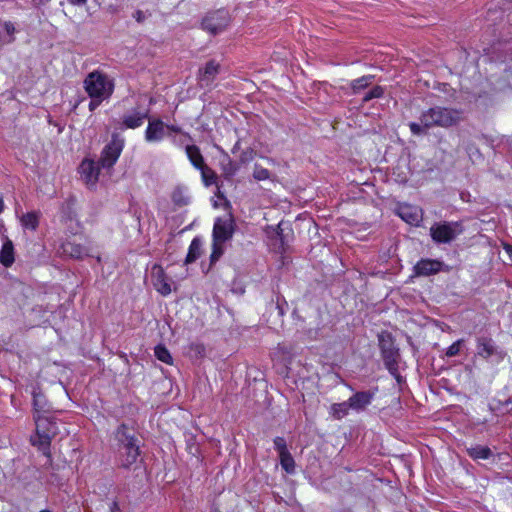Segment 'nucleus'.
Segmentation results:
<instances>
[{"label":"nucleus","instance_id":"1","mask_svg":"<svg viewBox=\"0 0 512 512\" xmlns=\"http://www.w3.org/2000/svg\"><path fill=\"white\" fill-rule=\"evenodd\" d=\"M420 122L409 124L413 135L427 134L433 127L449 128L457 125L462 120V112L457 109L435 106L423 111L419 118Z\"/></svg>","mask_w":512,"mask_h":512},{"label":"nucleus","instance_id":"2","mask_svg":"<svg viewBox=\"0 0 512 512\" xmlns=\"http://www.w3.org/2000/svg\"><path fill=\"white\" fill-rule=\"evenodd\" d=\"M83 85L90 98H108L114 89L113 81L98 70L90 72L85 77Z\"/></svg>","mask_w":512,"mask_h":512},{"label":"nucleus","instance_id":"3","mask_svg":"<svg viewBox=\"0 0 512 512\" xmlns=\"http://www.w3.org/2000/svg\"><path fill=\"white\" fill-rule=\"evenodd\" d=\"M36 424V438H32L33 445H39L44 453L49 456L47 452L50 442L53 437L58 433V427L52 418L47 415H34Z\"/></svg>","mask_w":512,"mask_h":512},{"label":"nucleus","instance_id":"4","mask_svg":"<svg viewBox=\"0 0 512 512\" xmlns=\"http://www.w3.org/2000/svg\"><path fill=\"white\" fill-rule=\"evenodd\" d=\"M116 438L120 443L122 466L128 468L137 461L140 455L139 446L134 437L128 433V428L125 425H121L117 429Z\"/></svg>","mask_w":512,"mask_h":512},{"label":"nucleus","instance_id":"5","mask_svg":"<svg viewBox=\"0 0 512 512\" xmlns=\"http://www.w3.org/2000/svg\"><path fill=\"white\" fill-rule=\"evenodd\" d=\"M463 231L459 222L435 223L430 228V236L436 243H449Z\"/></svg>","mask_w":512,"mask_h":512},{"label":"nucleus","instance_id":"6","mask_svg":"<svg viewBox=\"0 0 512 512\" xmlns=\"http://www.w3.org/2000/svg\"><path fill=\"white\" fill-rule=\"evenodd\" d=\"M230 16L225 10H218L207 15L202 22L203 29L211 34L222 32L229 25Z\"/></svg>","mask_w":512,"mask_h":512},{"label":"nucleus","instance_id":"7","mask_svg":"<svg viewBox=\"0 0 512 512\" xmlns=\"http://www.w3.org/2000/svg\"><path fill=\"white\" fill-rule=\"evenodd\" d=\"M123 149V140L113 136L111 142L102 151L99 163L103 168H111L118 160Z\"/></svg>","mask_w":512,"mask_h":512},{"label":"nucleus","instance_id":"8","mask_svg":"<svg viewBox=\"0 0 512 512\" xmlns=\"http://www.w3.org/2000/svg\"><path fill=\"white\" fill-rule=\"evenodd\" d=\"M234 232V221L231 216L216 220L213 228V241L223 243L229 240Z\"/></svg>","mask_w":512,"mask_h":512},{"label":"nucleus","instance_id":"9","mask_svg":"<svg viewBox=\"0 0 512 512\" xmlns=\"http://www.w3.org/2000/svg\"><path fill=\"white\" fill-rule=\"evenodd\" d=\"M150 277L152 285L157 290V292H159L163 296H166L171 293V283L169 282V279L166 276L164 269L160 265L154 264L152 266Z\"/></svg>","mask_w":512,"mask_h":512},{"label":"nucleus","instance_id":"10","mask_svg":"<svg viewBox=\"0 0 512 512\" xmlns=\"http://www.w3.org/2000/svg\"><path fill=\"white\" fill-rule=\"evenodd\" d=\"M100 163H95L93 160H83L80 165V173L83 180L89 184L94 185L98 181Z\"/></svg>","mask_w":512,"mask_h":512},{"label":"nucleus","instance_id":"11","mask_svg":"<svg viewBox=\"0 0 512 512\" xmlns=\"http://www.w3.org/2000/svg\"><path fill=\"white\" fill-rule=\"evenodd\" d=\"M477 349V354L485 360L490 358L492 355H498L500 359H503L506 356L504 352L497 351L492 339L486 337H480L477 339Z\"/></svg>","mask_w":512,"mask_h":512},{"label":"nucleus","instance_id":"12","mask_svg":"<svg viewBox=\"0 0 512 512\" xmlns=\"http://www.w3.org/2000/svg\"><path fill=\"white\" fill-rule=\"evenodd\" d=\"M220 71V64L215 60H210L206 63L205 67L199 70L198 80L201 85H210Z\"/></svg>","mask_w":512,"mask_h":512},{"label":"nucleus","instance_id":"13","mask_svg":"<svg viewBox=\"0 0 512 512\" xmlns=\"http://www.w3.org/2000/svg\"><path fill=\"white\" fill-rule=\"evenodd\" d=\"M61 249L64 255L75 259H83L84 257L90 256V249L88 247L72 241L64 242Z\"/></svg>","mask_w":512,"mask_h":512},{"label":"nucleus","instance_id":"14","mask_svg":"<svg viewBox=\"0 0 512 512\" xmlns=\"http://www.w3.org/2000/svg\"><path fill=\"white\" fill-rule=\"evenodd\" d=\"M164 137V124L161 120L150 121L145 138L148 142L160 141Z\"/></svg>","mask_w":512,"mask_h":512},{"label":"nucleus","instance_id":"15","mask_svg":"<svg viewBox=\"0 0 512 512\" xmlns=\"http://www.w3.org/2000/svg\"><path fill=\"white\" fill-rule=\"evenodd\" d=\"M399 216L409 224H417L421 219V210L411 205H402L398 209Z\"/></svg>","mask_w":512,"mask_h":512},{"label":"nucleus","instance_id":"16","mask_svg":"<svg viewBox=\"0 0 512 512\" xmlns=\"http://www.w3.org/2000/svg\"><path fill=\"white\" fill-rule=\"evenodd\" d=\"M373 394L370 392H358L349 398V407L353 410H363L367 405L371 403Z\"/></svg>","mask_w":512,"mask_h":512},{"label":"nucleus","instance_id":"17","mask_svg":"<svg viewBox=\"0 0 512 512\" xmlns=\"http://www.w3.org/2000/svg\"><path fill=\"white\" fill-rule=\"evenodd\" d=\"M441 263L435 260H421L415 265L417 275H430L440 270Z\"/></svg>","mask_w":512,"mask_h":512},{"label":"nucleus","instance_id":"18","mask_svg":"<svg viewBox=\"0 0 512 512\" xmlns=\"http://www.w3.org/2000/svg\"><path fill=\"white\" fill-rule=\"evenodd\" d=\"M384 363L388 370L395 374L398 370L399 352L397 348L386 350L382 352Z\"/></svg>","mask_w":512,"mask_h":512},{"label":"nucleus","instance_id":"19","mask_svg":"<svg viewBox=\"0 0 512 512\" xmlns=\"http://www.w3.org/2000/svg\"><path fill=\"white\" fill-rule=\"evenodd\" d=\"M185 150L188 159L196 169L205 163L200 149L196 145H187Z\"/></svg>","mask_w":512,"mask_h":512},{"label":"nucleus","instance_id":"20","mask_svg":"<svg viewBox=\"0 0 512 512\" xmlns=\"http://www.w3.org/2000/svg\"><path fill=\"white\" fill-rule=\"evenodd\" d=\"M15 27L11 22H3L0 24V42L8 44L14 40Z\"/></svg>","mask_w":512,"mask_h":512},{"label":"nucleus","instance_id":"21","mask_svg":"<svg viewBox=\"0 0 512 512\" xmlns=\"http://www.w3.org/2000/svg\"><path fill=\"white\" fill-rule=\"evenodd\" d=\"M0 262L9 267L14 262L13 244L10 240H7L0 252Z\"/></svg>","mask_w":512,"mask_h":512},{"label":"nucleus","instance_id":"22","mask_svg":"<svg viewBox=\"0 0 512 512\" xmlns=\"http://www.w3.org/2000/svg\"><path fill=\"white\" fill-rule=\"evenodd\" d=\"M146 117V113L135 112L133 114L124 116L123 123L127 128H137L142 125Z\"/></svg>","mask_w":512,"mask_h":512},{"label":"nucleus","instance_id":"23","mask_svg":"<svg viewBox=\"0 0 512 512\" xmlns=\"http://www.w3.org/2000/svg\"><path fill=\"white\" fill-rule=\"evenodd\" d=\"M467 452L473 459H487L492 454L489 447L480 445L467 448Z\"/></svg>","mask_w":512,"mask_h":512},{"label":"nucleus","instance_id":"24","mask_svg":"<svg viewBox=\"0 0 512 512\" xmlns=\"http://www.w3.org/2000/svg\"><path fill=\"white\" fill-rule=\"evenodd\" d=\"M201 245H202V243L199 238H194L192 240L190 247H189L187 257L185 259L186 264L194 262L200 256Z\"/></svg>","mask_w":512,"mask_h":512},{"label":"nucleus","instance_id":"25","mask_svg":"<svg viewBox=\"0 0 512 512\" xmlns=\"http://www.w3.org/2000/svg\"><path fill=\"white\" fill-rule=\"evenodd\" d=\"M201 172L202 181L205 186H211L216 183L217 175L216 173L208 167L205 163L198 168Z\"/></svg>","mask_w":512,"mask_h":512},{"label":"nucleus","instance_id":"26","mask_svg":"<svg viewBox=\"0 0 512 512\" xmlns=\"http://www.w3.org/2000/svg\"><path fill=\"white\" fill-rule=\"evenodd\" d=\"M21 223L25 228L36 230L39 224V215L36 212H29L21 217Z\"/></svg>","mask_w":512,"mask_h":512},{"label":"nucleus","instance_id":"27","mask_svg":"<svg viewBox=\"0 0 512 512\" xmlns=\"http://www.w3.org/2000/svg\"><path fill=\"white\" fill-rule=\"evenodd\" d=\"M172 201L178 207L188 205L189 197L182 188H176L172 193Z\"/></svg>","mask_w":512,"mask_h":512},{"label":"nucleus","instance_id":"28","mask_svg":"<svg viewBox=\"0 0 512 512\" xmlns=\"http://www.w3.org/2000/svg\"><path fill=\"white\" fill-rule=\"evenodd\" d=\"M279 457L282 468L287 473H293L295 470V462L289 451L279 454Z\"/></svg>","mask_w":512,"mask_h":512},{"label":"nucleus","instance_id":"29","mask_svg":"<svg viewBox=\"0 0 512 512\" xmlns=\"http://www.w3.org/2000/svg\"><path fill=\"white\" fill-rule=\"evenodd\" d=\"M253 178L256 181H264L271 178V173L263 165L256 163L253 168Z\"/></svg>","mask_w":512,"mask_h":512},{"label":"nucleus","instance_id":"30","mask_svg":"<svg viewBox=\"0 0 512 512\" xmlns=\"http://www.w3.org/2000/svg\"><path fill=\"white\" fill-rule=\"evenodd\" d=\"M349 409H351V408L349 407L348 401L347 402L333 404L332 407H331L332 415L336 419H341L345 415H347Z\"/></svg>","mask_w":512,"mask_h":512},{"label":"nucleus","instance_id":"31","mask_svg":"<svg viewBox=\"0 0 512 512\" xmlns=\"http://www.w3.org/2000/svg\"><path fill=\"white\" fill-rule=\"evenodd\" d=\"M378 338H379V346H380L381 352H385L386 350L395 348L390 333L382 332L379 334Z\"/></svg>","mask_w":512,"mask_h":512},{"label":"nucleus","instance_id":"32","mask_svg":"<svg viewBox=\"0 0 512 512\" xmlns=\"http://www.w3.org/2000/svg\"><path fill=\"white\" fill-rule=\"evenodd\" d=\"M34 408H35V415H46L48 410L45 409L46 407V401L44 399V396L40 393H34Z\"/></svg>","mask_w":512,"mask_h":512},{"label":"nucleus","instance_id":"33","mask_svg":"<svg viewBox=\"0 0 512 512\" xmlns=\"http://www.w3.org/2000/svg\"><path fill=\"white\" fill-rule=\"evenodd\" d=\"M155 356L157 357L158 360L166 364L172 363V356L164 346L158 345L155 347Z\"/></svg>","mask_w":512,"mask_h":512},{"label":"nucleus","instance_id":"34","mask_svg":"<svg viewBox=\"0 0 512 512\" xmlns=\"http://www.w3.org/2000/svg\"><path fill=\"white\" fill-rule=\"evenodd\" d=\"M372 76H363L355 81L352 82V89L355 93L359 92L360 90L366 88L368 85L371 84Z\"/></svg>","mask_w":512,"mask_h":512},{"label":"nucleus","instance_id":"35","mask_svg":"<svg viewBox=\"0 0 512 512\" xmlns=\"http://www.w3.org/2000/svg\"><path fill=\"white\" fill-rule=\"evenodd\" d=\"M383 88L380 86L373 87L364 97L363 101L367 102L373 98H379L383 95Z\"/></svg>","mask_w":512,"mask_h":512},{"label":"nucleus","instance_id":"36","mask_svg":"<svg viewBox=\"0 0 512 512\" xmlns=\"http://www.w3.org/2000/svg\"><path fill=\"white\" fill-rule=\"evenodd\" d=\"M462 343H463V340H458V341L454 342L452 345H450L446 351V356L447 357L456 356L460 351V347H461Z\"/></svg>","mask_w":512,"mask_h":512},{"label":"nucleus","instance_id":"37","mask_svg":"<svg viewBox=\"0 0 512 512\" xmlns=\"http://www.w3.org/2000/svg\"><path fill=\"white\" fill-rule=\"evenodd\" d=\"M274 445H275V448L277 449V451L279 452V454H282L284 452H288V449H287V446H286V441H285L284 438L276 437L274 439Z\"/></svg>","mask_w":512,"mask_h":512},{"label":"nucleus","instance_id":"38","mask_svg":"<svg viewBox=\"0 0 512 512\" xmlns=\"http://www.w3.org/2000/svg\"><path fill=\"white\" fill-rule=\"evenodd\" d=\"M221 243H215L213 241V252L211 254V262H215L219 259L222 254V248L220 246Z\"/></svg>","mask_w":512,"mask_h":512},{"label":"nucleus","instance_id":"39","mask_svg":"<svg viewBox=\"0 0 512 512\" xmlns=\"http://www.w3.org/2000/svg\"><path fill=\"white\" fill-rule=\"evenodd\" d=\"M284 223L283 222H280L277 226V235L279 236L281 242H282V245L285 244V240H286V236L284 235Z\"/></svg>","mask_w":512,"mask_h":512},{"label":"nucleus","instance_id":"40","mask_svg":"<svg viewBox=\"0 0 512 512\" xmlns=\"http://www.w3.org/2000/svg\"><path fill=\"white\" fill-rule=\"evenodd\" d=\"M252 158H253V150H251V149L244 151L240 156V160L242 162L250 161V160H252Z\"/></svg>","mask_w":512,"mask_h":512},{"label":"nucleus","instance_id":"41","mask_svg":"<svg viewBox=\"0 0 512 512\" xmlns=\"http://www.w3.org/2000/svg\"><path fill=\"white\" fill-rule=\"evenodd\" d=\"M105 98H91V101L89 103V109L90 111H93L94 109H96V107H98L100 105V103L104 100Z\"/></svg>","mask_w":512,"mask_h":512},{"label":"nucleus","instance_id":"42","mask_svg":"<svg viewBox=\"0 0 512 512\" xmlns=\"http://www.w3.org/2000/svg\"><path fill=\"white\" fill-rule=\"evenodd\" d=\"M133 17L135 18V20L138 22V23H142L145 19H146V15L144 12H142L141 10H137L134 14H133Z\"/></svg>","mask_w":512,"mask_h":512},{"label":"nucleus","instance_id":"43","mask_svg":"<svg viewBox=\"0 0 512 512\" xmlns=\"http://www.w3.org/2000/svg\"><path fill=\"white\" fill-rule=\"evenodd\" d=\"M110 512H119V505L116 500H113L110 504Z\"/></svg>","mask_w":512,"mask_h":512},{"label":"nucleus","instance_id":"44","mask_svg":"<svg viewBox=\"0 0 512 512\" xmlns=\"http://www.w3.org/2000/svg\"><path fill=\"white\" fill-rule=\"evenodd\" d=\"M74 5H82L86 2V0H69Z\"/></svg>","mask_w":512,"mask_h":512},{"label":"nucleus","instance_id":"45","mask_svg":"<svg viewBox=\"0 0 512 512\" xmlns=\"http://www.w3.org/2000/svg\"><path fill=\"white\" fill-rule=\"evenodd\" d=\"M506 252L512 256V246L511 245H505Z\"/></svg>","mask_w":512,"mask_h":512},{"label":"nucleus","instance_id":"46","mask_svg":"<svg viewBox=\"0 0 512 512\" xmlns=\"http://www.w3.org/2000/svg\"><path fill=\"white\" fill-rule=\"evenodd\" d=\"M3 208H4L3 200L0 199V213L2 212Z\"/></svg>","mask_w":512,"mask_h":512},{"label":"nucleus","instance_id":"47","mask_svg":"<svg viewBox=\"0 0 512 512\" xmlns=\"http://www.w3.org/2000/svg\"><path fill=\"white\" fill-rule=\"evenodd\" d=\"M265 160H266L268 163H274L273 159H271V158H265Z\"/></svg>","mask_w":512,"mask_h":512},{"label":"nucleus","instance_id":"48","mask_svg":"<svg viewBox=\"0 0 512 512\" xmlns=\"http://www.w3.org/2000/svg\"><path fill=\"white\" fill-rule=\"evenodd\" d=\"M172 130H173V131H176V132H178V131H179V130H178L177 128H175V127H172Z\"/></svg>","mask_w":512,"mask_h":512},{"label":"nucleus","instance_id":"49","mask_svg":"<svg viewBox=\"0 0 512 512\" xmlns=\"http://www.w3.org/2000/svg\"><path fill=\"white\" fill-rule=\"evenodd\" d=\"M40 512H50V511H48V510H42V511H40Z\"/></svg>","mask_w":512,"mask_h":512}]
</instances>
